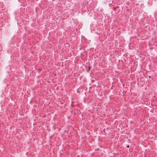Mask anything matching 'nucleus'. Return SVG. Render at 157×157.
<instances>
[{"label":"nucleus","mask_w":157,"mask_h":157,"mask_svg":"<svg viewBox=\"0 0 157 157\" xmlns=\"http://www.w3.org/2000/svg\"><path fill=\"white\" fill-rule=\"evenodd\" d=\"M127 147H129V146H128H128H127Z\"/></svg>","instance_id":"obj_1"}]
</instances>
